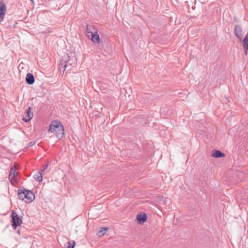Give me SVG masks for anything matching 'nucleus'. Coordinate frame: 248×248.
<instances>
[{"label":"nucleus","instance_id":"nucleus-1","mask_svg":"<svg viewBox=\"0 0 248 248\" xmlns=\"http://www.w3.org/2000/svg\"><path fill=\"white\" fill-rule=\"evenodd\" d=\"M77 63V58L75 56L69 57L67 55H64L61 60L59 69L64 72L67 67L75 65Z\"/></svg>","mask_w":248,"mask_h":248},{"label":"nucleus","instance_id":"nucleus-2","mask_svg":"<svg viewBox=\"0 0 248 248\" xmlns=\"http://www.w3.org/2000/svg\"><path fill=\"white\" fill-rule=\"evenodd\" d=\"M98 29L93 25H87L86 35L94 43H100V37L98 32Z\"/></svg>","mask_w":248,"mask_h":248},{"label":"nucleus","instance_id":"nucleus-3","mask_svg":"<svg viewBox=\"0 0 248 248\" xmlns=\"http://www.w3.org/2000/svg\"><path fill=\"white\" fill-rule=\"evenodd\" d=\"M55 132L57 138L61 139L64 135V127L62 124L57 121H54L50 125L48 132Z\"/></svg>","mask_w":248,"mask_h":248},{"label":"nucleus","instance_id":"nucleus-4","mask_svg":"<svg viewBox=\"0 0 248 248\" xmlns=\"http://www.w3.org/2000/svg\"><path fill=\"white\" fill-rule=\"evenodd\" d=\"M12 225L14 229H16L17 226H20L22 223V219L17 215V213L13 210L11 215Z\"/></svg>","mask_w":248,"mask_h":248},{"label":"nucleus","instance_id":"nucleus-5","mask_svg":"<svg viewBox=\"0 0 248 248\" xmlns=\"http://www.w3.org/2000/svg\"><path fill=\"white\" fill-rule=\"evenodd\" d=\"M25 202L27 203L31 202L35 199V195L31 190H26Z\"/></svg>","mask_w":248,"mask_h":248},{"label":"nucleus","instance_id":"nucleus-6","mask_svg":"<svg viewBox=\"0 0 248 248\" xmlns=\"http://www.w3.org/2000/svg\"><path fill=\"white\" fill-rule=\"evenodd\" d=\"M6 12V6L3 2H0V22L3 21Z\"/></svg>","mask_w":248,"mask_h":248},{"label":"nucleus","instance_id":"nucleus-7","mask_svg":"<svg viewBox=\"0 0 248 248\" xmlns=\"http://www.w3.org/2000/svg\"><path fill=\"white\" fill-rule=\"evenodd\" d=\"M32 108L29 107L26 110L25 115L23 118V120L25 122H29L33 117V113L32 112Z\"/></svg>","mask_w":248,"mask_h":248},{"label":"nucleus","instance_id":"nucleus-8","mask_svg":"<svg viewBox=\"0 0 248 248\" xmlns=\"http://www.w3.org/2000/svg\"><path fill=\"white\" fill-rule=\"evenodd\" d=\"M242 30L241 26L239 25H237L235 26L234 28V33L236 36L241 40L242 38Z\"/></svg>","mask_w":248,"mask_h":248},{"label":"nucleus","instance_id":"nucleus-9","mask_svg":"<svg viewBox=\"0 0 248 248\" xmlns=\"http://www.w3.org/2000/svg\"><path fill=\"white\" fill-rule=\"evenodd\" d=\"M137 218L139 223L140 224H142L146 221L147 216L145 213L140 214L137 216Z\"/></svg>","mask_w":248,"mask_h":248},{"label":"nucleus","instance_id":"nucleus-10","mask_svg":"<svg viewBox=\"0 0 248 248\" xmlns=\"http://www.w3.org/2000/svg\"><path fill=\"white\" fill-rule=\"evenodd\" d=\"M26 81L29 85L33 84L34 82V78L33 75L31 73L27 74L26 77Z\"/></svg>","mask_w":248,"mask_h":248},{"label":"nucleus","instance_id":"nucleus-11","mask_svg":"<svg viewBox=\"0 0 248 248\" xmlns=\"http://www.w3.org/2000/svg\"><path fill=\"white\" fill-rule=\"evenodd\" d=\"M16 170V169L15 166L11 167L10 170V173L9 175V179H11V181H12L16 177L17 174Z\"/></svg>","mask_w":248,"mask_h":248},{"label":"nucleus","instance_id":"nucleus-12","mask_svg":"<svg viewBox=\"0 0 248 248\" xmlns=\"http://www.w3.org/2000/svg\"><path fill=\"white\" fill-rule=\"evenodd\" d=\"M212 156L215 158H218L225 156V155L220 151L214 150L212 153Z\"/></svg>","mask_w":248,"mask_h":248},{"label":"nucleus","instance_id":"nucleus-13","mask_svg":"<svg viewBox=\"0 0 248 248\" xmlns=\"http://www.w3.org/2000/svg\"><path fill=\"white\" fill-rule=\"evenodd\" d=\"M25 193H26V189H24V190L18 189V196L20 200L25 201Z\"/></svg>","mask_w":248,"mask_h":248},{"label":"nucleus","instance_id":"nucleus-14","mask_svg":"<svg viewBox=\"0 0 248 248\" xmlns=\"http://www.w3.org/2000/svg\"><path fill=\"white\" fill-rule=\"evenodd\" d=\"M33 178L38 182H41L42 181V172L40 170L37 173L34 174Z\"/></svg>","mask_w":248,"mask_h":248},{"label":"nucleus","instance_id":"nucleus-15","mask_svg":"<svg viewBox=\"0 0 248 248\" xmlns=\"http://www.w3.org/2000/svg\"><path fill=\"white\" fill-rule=\"evenodd\" d=\"M75 241L74 240H71L65 244L64 248H74L75 246Z\"/></svg>","mask_w":248,"mask_h":248},{"label":"nucleus","instance_id":"nucleus-16","mask_svg":"<svg viewBox=\"0 0 248 248\" xmlns=\"http://www.w3.org/2000/svg\"><path fill=\"white\" fill-rule=\"evenodd\" d=\"M242 46H248V32L246 34L242 41Z\"/></svg>","mask_w":248,"mask_h":248},{"label":"nucleus","instance_id":"nucleus-17","mask_svg":"<svg viewBox=\"0 0 248 248\" xmlns=\"http://www.w3.org/2000/svg\"><path fill=\"white\" fill-rule=\"evenodd\" d=\"M107 230H108V228H101L100 230L98 232L97 235L99 236H103L105 234L106 231Z\"/></svg>","mask_w":248,"mask_h":248},{"label":"nucleus","instance_id":"nucleus-18","mask_svg":"<svg viewBox=\"0 0 248 248\" xmlns=\"http://www.w3.org/2000/svg\"><path fill=\"white\" fill-rule=\"evenodd\" d=\"M245 55H248V46H243Z\"/></svg>","mask_w":248,"mask_h":248},{"label":"nucleus","instance_id":"nucleus-19","mask_svg":"<svg viewBox=\"0 0 248 248\" xmlns=\"http://www.w3.org/2000/svg\"><path fill=\"white\" fill-rule=\"evenodd\" d=\"M47 165H46V166H45L44 168L43 169V170H41V171L43 172L45 170V169H46V168H47Z\"/></svg>","mask_w":248,"mask_h":248},{"label":"nucleus","instance_id":"nucleus-20","mask_svg":"<svg viewBox=\"0 0 248 248\" xmlns=\"http://www.w3.org/2000/svg\"><path fill=\"white\" fill-rule=\"evenodd\" d=\"M30 145H31V146L32 145H33V143H32V142H31L30 143Z\"/></svg>","mask_w":248,"mask_h":248},{"label":"nucleus","instance_id":"nucleus-21","mask_svg":"<svg viewBox=\"0 0 248 248\" xmlns=\"http://www.w3.org/2000/svg\"><path fill=\"white\" fill-rule=\"evenodd\" d=\"M31 0L32 1H33V0Z\"/></svg>","mask_w":248,"mask_h":248}]
</instances>
